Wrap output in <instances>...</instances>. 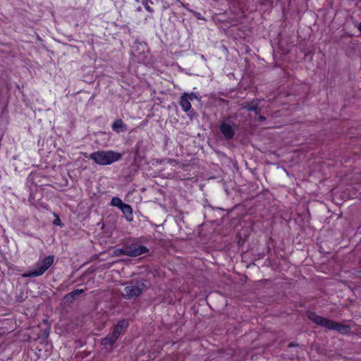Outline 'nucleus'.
Here are the masks:
<instances>
[{
    "label": "nucleus",
    "mask_w": 361,
    "mask_h": 361,
    "mask_svg": "<svg viewBox=\"0 0 361 361\" xmlns=\"http://www.w3.org/2000/svg\"><path fill=\"white\" fill-rule=\"evenodd\" d=\"M307 316L313 323L329 330H334L343 334H348L351 329L348 325L342 324L339 322L322 317L312 311H307Z\"/></svg>",
    "instance_id": "1"
},
{
    "label": "nucleus",
    "mask_w": 361,
    "mask_h": 361,
    "mask_svg": "<svg viewBox=\"0 0 361 361\" xmlns=\"http://www.w3.org/2000/svg\"><path fill=\"white\" fill-rule=\"evenodd\" d=\"M122 154L121 153L109 150L97 151L92 152L90 158L99 165H109L121 159Z\"/></svg>",
    "instance_id": "2"
},
{
    "label": "nucleus",
    "mask_w": 361,
    "mask_h": 361,
    "mask_svg": "<svg viewBox=\"0 0 361 361\" xmlns=\"http://www.w3.org/2000/svg\"><path fill=\"white\" fill-rule=\"evenodd\" d=\"M126 284L122 295L128 300L138 298L146 290V285L141 280H131Z\"/></svg>",
    "instance_id": "3"
},
{
    "label": "nucleus",
    "mask_w": 361,
    "mask_h": 361,
    "mask_svg": "<svg viewBox=\"0 0 361 361\" xmlns=\"http://www.w3.org/2000/svg\"><path fill=\"white\" fill-rule=\"evenodd\" d=\"M54 256L49 255L44 258L42 261L39 260L36 264V268L32 271L23 274V277H37L42 276L54 263Z\"/></svg>",
    "instance_id": "4"
},
{
    "label": "nucleus",
    "mask_w": 361,
    "mask_h": 361,
    "mask_svg": "<svg viewBox=\"0 0 361 361\" xmlns=\"http://www.w3.org/2000/svg\"><path fill=\"white\" fill-rule=\"evenodd\" d=\"M124 255L129 257H137L140 255L147 253L149 252L148 248L146 246L140 245L139 243H134L126 245L123 250Z\"/></svg>",
    "instance_id": "5"
},
{
    "label": "nucleus",
    "mask_w": 361,
    "mask_h": 361,
    "mask_svg": "<svg viewBox=\"0 0 361 361\" xmlns=\"http://www.w3.org/2000/svg\"><path fill=\"white\" fill-rule=\"evenodd\" d=\"M235 124L230 119L223 121L219 125V130L226 140H232L235 133Z\"/></svg>",
    "instance_id": "6"
},
{
    "label": "nucleus",
    "mask_w": 361,
    "mask_h": 361,
    "mask_svg": "<svg viewBox=\"0 0 361 361\" xmlns=\"http://www.w3.org/2000/svg\"><path fill=\"white\" fill-rule=\"evenodd\" d=\"M259 100H252L251 102L247 103L243 106V109L248 111H253L255 115H259L262 112V109L259 106Z\"/></svg>",
    "instance_id": "7"
},
{
    "label": "nucleus",
    "mask_w": 361,
    "mask_h": 361,
    "mask_svg": "<svg viewBox=\"0 0 361 361\" xmlns=\"http://www.w3.org/2000/svg\"><path fill=\"white\" fill-rule=\"evenodd\" d=\"M112 130L116 133H123L128 130L127 126L121 118L116 119L111 126Z\"/></svg>",
    "instance_id": "8"
},
{
    "label": "nucleus",
    "mask_w": 361,
    "mask_h": 361,
    "mask_svg": "<svg viewBox=\"0 0 361 361\" xmlns=\"http://www.w3.org/2000/svg\"><path fill=\"white\" fill-rule=\"evenodd\" d=\"M120 209L122 211V213L123 214L127 221H133V208L130 204L125 203Z\"/></svg>",
    "instance_id": "9"
},
{
    "label": "nucleus",
    "mask_w": 361,
    "mask_h": 361,
    "mask_svg": "<svg viewBox=\"0 0 361 361\" xmlns=\"http://www.w3.org/2000/svg\"><path fill=\"white\" fill-rule=\"evenodd\" d=\"M82 293H84V290L83 289H76V290H74L72 292L66 294L63 297V301L64 302V303H71L75 300L76 296L82 294Z\"/></svg>",
    "instance_id": "10"
},
{
    "label": "nucleus",
    "mask_w": 361,
    "mask_h": 361,
    "mask_svg": "<svg viewBox=\"0 0 361 361\" xmlns=\"http://www.w3.org/2000/svg\"><path fill=\"white\" fill-rule=\"evenodd\" d=\"M186 97V92H184L180 97L179 104L183 111L188 112L191 109V102Z\"/></svg>",
    "instance_id": "11"
},
{
    "label": "nucleus",
    "mask_w": 361,
    "mask_h": 361,
    "mask_svg": "<svg viewBox=\"0 0 361 361\" xmlns=\"http://www.w3.org/2000/svg\"><path fill=\"white\" fill-rule=\"evenodd\" d=\"M117 338L114 337L112 334H109L106 338H103L101 341V344L105 346H112Z\"/></svg>",
    "instance_id": "12"
},
{
    "label": "nucleus",
    "mask_w": 361,
    "mask_h": 361,
    "mask_svg": "<svg viewBox=\"0 0 361 361\" xmlns=\"http://www.w3.org/2000/svg\"><path fill=\"white\" fill-rule=\"evenodd\" d=\"M125 203L123 202V201L121 200V198L118 197H114L112 199H111V205L113 206V207H116L119 209L121 208V207Z\"/></svg>",
    "instance_id": "13"
},
{
    "label": "nucleus",
    "mask_w": 361,
    "mask_h": 361,
    "mask_svg": "<svg viewBox=\"0 0 361 361\" xmlns=\"http://www.w3.org/2000/svg\"><path fill=\"white\" fill-rule=\"evenodd\" d=\"M142 4L149 13H152L154 12V9L150 6V4H153L152 0H142Z\"/></svg>",
    "instance_id": "14"
},
{
    "label": "nucleus",
    "mask_w": 361,
    "mask_h": 361,
    "mask_svg": "<svg viewBox=\"0 0 361 361\" xmlns=\"http://www.w3.org/2000/svg\"><path fill=\"white\" fill-rule=\"evenodd\" d=\"M121 330L122 329L120 327L116 325L111 334H112L114 337H116L118 339L121 334Z\"/></svg>",
    "instance_id": "15"
},
{
    "label": "nucleus",
    "mask_w": 361,
    "mask_h": 361,
    "mask_svg": "<svg viewBox=\"0 0 361 361\" xmlns=\"http://www.w3.org/2000/svg\"><path fill=\"white\" fill-rule=\"evenodd\" d=\"M186 95H187V98L190 101V102H192L194 99H197V100H200L199 97L197 96V94L194 92H191V93H187L186 92Z\"/></svg>",
    "instance_id": "16"
},
{
    "label": "nucleus",
    "mask_w": 361,
    "mask_h": 361,
    "mask_svg": "<svg viewBox=\"0 0 361 361\" xmlns=\"http://www.w3.org/2000/svg\"><path fill=\"white\" fill-rule=\"evenodd\" d=\"M116 326H118V327H120L121 329H123V328H126L128 326V322L126 321V320H120Z\"/></svg>",
    "instance_id": "17"
},
{
    "label": "nucleus",
    "mask_w": 361,
    "mask_h": 361,
    "mask_svg": "<svg viewBox=\"0 0 361 361\" xmlns=\"http://www.w3.org/2000/svg\"><path fill=\"white\" fill-rule=\"evenodd\" d=\"M50 334V326H47L42 331V336L44 338H47Z\"/></svg>",
    "instance_id": "18"
},
{
    "label": "nucleus",
    "mask_w": 361,
    "mask_h": 361,
    "mask_svg": "<svg viewBox=\"0 0 361 361\" xmlns=\"http://www.w3.org/2000/svg\"><path fill=\"white\" fill-rule=\"evenodd\" d=\"M55 216H56V219L54 220L53 224L56 226H62L63 224H62L61 221L59 219V217L57 215H55Z\"/></svg>",
    "instance_id": "19"
},
{
    "label": "nucleus",
    "mask_w": 361,
    "mask_h": 361,
    "mask_svg": "<svg viewBox=\"0 0 361 361\" xmlns=\"http://www.w3.org/2000/svg\"><path fill=\"white\" fill-rule=\"evenodd\" d=\"M123 250H124V247L122 248V249H116L115 250V254L116 255H124V253H123Z\"/></svg>",
    "instance_id": "20"
},
{
    "label": "nucleus",
    "mask_w": 361,
    "mask_h": 361,
    "mask_svg": "<svg viewBox=\"0 0 361 361\" xmlns=\"http://www.w3.org/2000/svg\"><path fill=\"white\" fill-rule=\"evenodd\" d=\"M259 120L260 121H265V120H266V118H265V117H264V116H261V115L259 114Z\"/></svg>",
    "instance_id": "21"
},
{
    "label": "nucleus",
    "mask_w": 361,
    "mask_h": 361,
    "mask_svg": "<svg viewBox=\"0 0 361 361\" xmlns=\"http://www.w3.org/2000/svg\"><path fill=\"white\" fill-rule=\"evenodd\" d=\"M176 1L178 2H180V5L183 6V7H186L185 4H184L183 3L180 2V0H176Z\"/></svg>",
    "instance_id": "22"
},
{
    "label": "nucleus",
    "mask_w": 361,
    "mask_h": 361,
    "mask_svg": "<svg viewBox=\"0 0 361 361\" xmlns=\"http://www.w3.org/2000/svg\"><path fill=\"white\" fill-rule=\"evenodd\" d=\"M357 29L360 30V32H361V22L358 24L357 25Z\"/></svg>",
    "instance_id": "23"
},
{
    "label": "nucleus",
    "mask_w": 361,
    "mask_h": 361,
    "mask_svg": "<svg viewBox=\"0 0 361 361\" xmlns=\"http://www.w3.org/2000/svg\"><path fill=\"white\" fill-rule=\"evenodd\" d=\"M137 10L138 11H141V8H140V7H138V8H137Z\"/></svg>",
    "instance_id": "24"
},
{
    "label": "nucleus",
    "mask_w": 361,
    "mask_h": 361,
    "mask_svg": "<svg viewBox=\"0 0 361 361\" xmlns=\"http://www.w3.org/2000/svg\"><path fill=\"white\" fill-rule=\"evenodd\" d=\"M289 346H294V344L290 343V344L289 345Z\"/></svg>",
    "instance_id": "25"
}]
</instances>
